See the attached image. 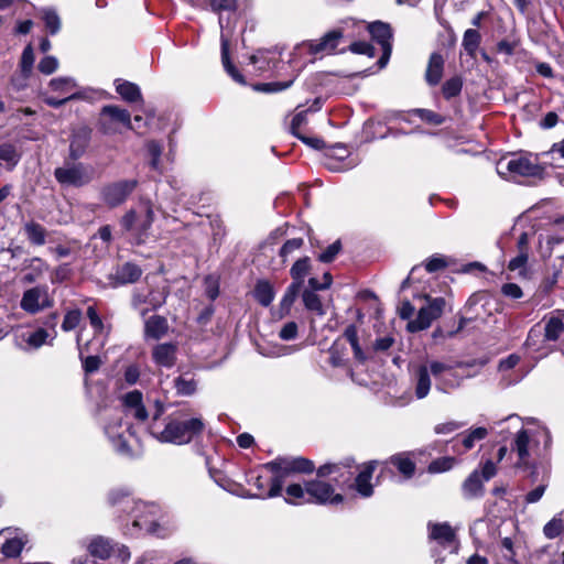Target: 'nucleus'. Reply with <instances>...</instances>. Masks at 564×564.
Returning <instances> with one entry per match:
<instances>
[{"label":"nucleus","mask_w":564,"mask_h":564,"mask_svg":"<svg viewBox=\"0 0 564 564\" xmlns=\"http://www.w3.org/2000/svg\"><path fill=\"white\" fill-rule=\"evenodd\" d=\"M368 30L373 40L381 46L391 45L392 31L389 24L381 21L369 24Z\"/></svg>","instance_id":"obj_22"},{"label":"nucleus","mask_w":564,"mask_h":564,"mask_svg":"<svg viewBox=\"0 0 564 564\" xmlns=\"http://www.w3.org/2000/svg\"><path fill=\"white\" fill-rule=\"evenodd\" d=\"M463 87V80L460 77L455 76L449 78L443 84L442 93L446 99H451L460 94Z\"/></svg>","instance_id":"obj_37"},{"label":"nucleus","mask_w":564,"mask_h":564,"mask_svg":"<svg viewBox=\"0 0 564 564\" xmlns=\"http://www.w3.org/2000/svg\"><path fill=\"white\" fill-rule=\"evenodd\" d=\"M116 90L129 102L141 100V91L139 87L130 82H119L116 86Z\"/></svg>","instance_id":"obj_31"},{"label":"nucleus","mask_w":564,"mask_h":564,"mask_svg":"<svg viewBox=\"0 0 564 564\" xmlns=\"http://www.w3.org/2000/svg\"><path fill=\"white\" fill-rule=\"evenodd\" d=\"M528 260L529 252H519L517 257L509 261L508 269L510 271H519L520 275H525Z\"/></svg>","instance_id":"obj_41"},{"label":"nucleus","mask_w":564,"mask_h":564,"mask_svg":"<svg viewBox=\"0 0 564 564\" xmlns=\"http://www.w3.org/2000/svg\"><path fill=\"white\" fill-rule=\"evenodd\" d=\"M488 435V430L486 427H476L473 429L463 440V445L466 449H470L474 447L476 441H481Z\"/></svg>","instance_id":"obj_44"},{"label":"nucleus","mask_w":564,"mask_h":564,"mask_svg":"<svg viewBox=\"0 0 564 564\" xmlns=\"http://www.w3.org/2000/svg\"><path fill=\"white\" fill-rule=\"evenodd\" d=\"M444 58L440 53H432L425 72V80L429 85H437L443 76Z\"/></svg>","instance_id":"obj_14"},{"label":"nucleus","mask_w":564,"mask_h":564,"mask_svg":"<svg viewBox=\"0 0 564 564\" xmlns=\"http://www.w3.org/2000/svg\"><path fill=\"white\" fill-rule=\"evenodd\" d=\"M311 269L310 258L304 257L295 261V263L292 265L290 270V274L294 282H300V284H303V280L305 275L308 273Z\"/></svg>","instance_id":"obj_34"},{"label":"nucleus","mask_w":564,"mask_h":564,"mask_svg":"<svg viewBox=\"0 0 564 564\" xmlns=\"http://www.w3.org/2000/svg\"><path fill=\"white\" fill-rule=\"evenodd\" d=\"M302 300H303L304 306L308 311L314 312L318 316L325 315V308L322 303V299L315 292L305 290L302 294Z\"/></svg>","instance_id":"obj_30"},{"label":"nucleus","mask_w":564,"mask_h":564,"mask_svg":"<svg viewBox=\"0 0 564 564\" xmlns=\"http://www.w3.org/2000/svg\"><path fill=\"white\" fill-rule=\"evenodd\" d=\"M204 427L205 424L199 417L187 420L169 417L162 431H156L155 426H152V434L161 442L181 445L189 443L203 432Z\"/></svg>","instance_id":"obj_1"},{"label":"nucleus","mask_w":564,"mask_h":564,"mask_svg":"<svg viewBox=\"0 0 564 564\" xmlns=\"http://www.w3.org/2000/svg\"><path fill=\"white\" fill-rule=\"evenodd\" d=\"M340 249L341 243L339 240H337L330 246H328L327 249L318 256V260L324 263H329L336 258Z\"/></svg>","instance_id":"obj_51"},{"label":"nucleus","mask_w":564,"mask_h":564,"mask_svg":"<svg viewBox=\"0 0 564 564\" xmlns=\"http://www.w3.org/2000/svg\"><path fill=\"white\" fill-rule=\"evenodd\" d=\"M87 550L91 556L106 560L113 553L115 545L109 539L95 536L88 544Z\"/></svg>","instance_id":"obj_17"},{"label":"nucleus","mask_w":564,"mask_h":564,"mask_svg":"<svg viewBox=\"0 0 564 564\" xmlns=\"http://www.w3.org/2000/svg\"><path fill=\"white\" fill-rule=\"evenodd\" d=\"M23 229L31 243L36 246H43L45 243L46 230L42 225L35 221H28L24 224Z\"/></svg>","instance_id":"obj_26"},{"label":"nucleus","mask_w":564,"mask_h":564,"mask_svg":"<svg viewBox=\"0 0 564 564\" xmlns=\"http://www.w3.org/2000/svg\"><path fill=\"white\" fill-rule=\"evenodd\" d=\"M21 155L17 148L11 143L0 144V161L7 162L11 167L15 166L20 161Z\"/></svg>","instance_id":"obj_35"},{"label":"nucleus","mask_w":564,"mask_h":564,"mask_svg":"<svg viewBox=\"0 0 564 564\" xmlns=\"http://www.w3.org/2000/svg\"><path fill=\"white\" fill-rule=\"evenodd\" d=\"M305 490L312 501L317 503H339L343 501V496L334 494L333 486L323 480L306 482Z\"/></svg>","instance_id":"obj_9"},{"label":"nucleus","mask_w":564,"mask_h":564,"mask_svg":"<svg viewBox=\"0 0 564 564\" xmlns=\"http://www.w3.org/2000/svg\"><path fill=\"white\" fill-rule=\"evenodd\" d=\"M282 465L283 477L295 473L310 474L314 470L313 462L304 457H282Z\"/></svg>","instance_id":"obj_16"},{"label":"nucleus","mask_w":564,"mask_h":564,"mask_svg":"<svg viewBox=\"0 0 564 564\" xmlns=\"http://www.w3.org/2000/svg\"><path fill=\"white\" fill-rule=\"evenodd\" d=\"M91 130L87 127H82L75 131L69 144V155L72 159L80 158L87 149L90 141Z\"/></svg>","instance_id":"obj_12"},{"label":"nucleus","mask_w":564,"mask_h":564,"mask_svg":"<svg viewBox=\"0 0 564 564\" xmlns=\"http://www.w3.org/2000/svg\"><path fill=\"white\" fill-rule=\"evenodd\" d=\"M221 61L227 73L239 84H246L243 76L232 65L229 58L228 42L223 41L221 43Z\"/></svg>","instance_id":"obj_33"},{"label":"nucleus","mask_w":564,"mask_h":564,"mask_svg":"<svg viewBox=\"0 0 564 564\" xmlns=\"http://www.w3.org/2000/svg\"><path fill=\"white\" fill-rule=\"evenodd\" d=\"M430 538L441 544L451 543L455 539L454 529L447 523H429Z\"/></svg>","instance_id":"obj_18"},{"label":"nucleus","mask_w":564,"mask_h":564,"mask_svg":"<svg viewBox=\"0 0 564 564\" xmlns=\"http://www.w3.org/2000/svg\"><path fill=\"white\" fill-rule=\"evenodd\" d=\"M23 549V542L20 539H11L4 542L1 552L7 557H17Z\"/></svg>","instance_id":"obj_42"},{"label":"nucleus","mask_w":564,"mask_h":564,"mask_svg":"<svg viewBox=\"0 0 564 564\" xmlns=\"http://www.w3.org/2000/svg\"><path fill=\"white\" fill-rule=\"evenodd\" d=\"M427 304L421 307L417 312V316L414 319L409 321L406 329L411 333H416L426 329L431 326L433 321L441 317L445 307V299L443 297H431L424 296Z\"/></svg>","instance_id":"obj_5"},{"label":"nucleus","mask_w":564,"mask_h":564,"mask_svg":"<svg viewBox=\"0 0 564 564\" xmlns=\"http://www.w3.org/2000/svg\"><path fill=\"white\" fill-rule=\"evenodd\" d=\"M33 63H34V52H33L32 46L28 45L24 47V50L22 52L21 62H20L21 70L25 76H29V74L31 73Z\"/></svg>","instance_id":"obj_49"},{"label":"nucleus","mask_w":564,"mask_h":564,"mask_svg":"<svg viewBox=\"0 0 564 564\" xmlns=\"http://www.w3.org/2000/svg\"><path fill=\"white\" fill-rule=\"evenodd\" d=\"M377 462L371 460L362 466L355 479V488L362 497H370L373 494V487L370 482L376 470Z\"/></svg>","instance_id":"obj_11"},{"label":"nucleus","mask_w":564,"mask_h":564,"mask_svg":"<svg viewBox=\"0 0 564 564\" xmlns=\"http://www.w3.org/2000/svg\"><path fill=\"white\" fill-rule=\"evenodd\" d=\"M253 296L262 306H269L274 299L272 285L268 281H259L254 286Z\"/></svg>","instance_id":"obj_27"},{"label":"nucleus","mask_w":564,"mask_h":564,"mask_svg":"<svg viewBox=\"0 0 564 564\" xmlns=\"http://www.w3.org/2000/svg\"><path fill=\"white\" fill-rule=\"evenodd\" d=\"M389 463L395 466L405 478H411L415 473V464L405 453L391 456Z\"/></svg>","instance_id":"obj_24"},{"label":"nucleus","mask_w":564,"mask_h":564,"mask_svg":"<svg viewBox=\"0 0 564 564\" xmlns=\"http://www.w3.org/2000/svg\"><path fill=\"white\" fill-rule=\"evenodd\" d=\"M455 463H456V459L454 457H451V456L440 457L430 463L427 470L431 474L444 473V471L452 469L453 466L455 465Z\"/></svg>","instance_id":"obj_38"},{"label":"nucleus","mask_w":564,"mask_h":564,"mask_svg":"<svg viewBox=\"0 0 564 564\" xmlns=\"http://www.w3.org/2000/svg\"><path fill=\"white\" fill-rule=\"evenodd\" d=\"M50 87L62 95H70L72 90L75 89L76 84L74 79L69 77L54 78L50 82Z\"/></svg>","instance_id":"obj_36"},{"label":"nucleus","mask_w":564,"mask_h":564,"mask_svg":"<svg viewBox=\"0 0 564 564\" xmlns=\"http://www.w3.org/2000/svg\"><path fill=\"white\" fill-rule=\"evenodd\" d=\"M304 240L302 238H293L285 241L282 248L279 251V256L286 261V258L293 252L297 251L302 248Z\"/></svg>","instance_id":"obj_46"},{"label":"nucleus","mask_w":564,"mask_h":564,"mask_svg":"<svg viewBox=\"0 0 564 564\" xmlns=\"http://www.w3.org/2000/svg\"><path fill=\"white\" fill-rule=\"evenodd\" d=\"M145 214L144 219L135 226L137 212L128 210L121 218L120 225L126 231L132 232L135 243L141 245L149 236V230L154 221V210L150 200H141Z\"/></svg>","instance_id":"obj_4"},{"label":"nucleus","mask_w":564,"mask_h":564,"mask_svg":"<svg viewBox=\"0 0 564 564\" xmlns=\"http://www.w3.org/2000/svg\"><path fill=\"white\" fill-rule=\"evenodd\" d=\"M101 360L98 356H88L84 359L83 367L87 373L95 372L99 369Z\"/></svg>","instance_id":"obj_63"},{"label":"nucleus","mask_w":564,"mask_h":564,"mask_svg":"<svg viewBox=\"0 0 564 564\" xmlns=\"http://www.w3.org/2000/svg\"><path fill=\"white\" fill-rule=\"evenodd\" d=\"M413 113L421 120L433 126H440L444 122V118L441 115L429 109H415L413 110Z\"/></svg>","instance_id":"obj_47"},{"label":"nucleus","mask_w":564,"mask_h":564,"mask_svg":"<svg viewBox=\"0 0 564 564\" xmlns=\"http://www.w3.org/2000/svg\"><path fill=\"white\" fill-rule=\"evenodd\" d=\"M58 61L54 56H45L39 63V70L45 75H50L56 70Z\"/></svg>","instance_id":"obj_52"},{"label":"nucleus","mask_w":564,"mask_h":564,"mask_svg":"<svg viewBox=\"0 0 564 564\" xmlns=\"http://www.w3.org/2000/svg\"><path fill=\"white\" fill-rule=\"evenodd\" d=\"M177 345L173 343L158 344L152 349L153 361L161 367L172 368L176 362Z\"/></svg>","instance_id":"obj_10"},{"label":"nucleus","mask_w":564,"mask_h":564,"mask_svg":"<svg viewBox=\"0 0 564 564\" xmlns=\"http://www.w3.org/2000/svg\"><path fill=\"white\" fill-rule=\"evenodd\" d=\"M293 80L289 82H276V83H268V84H261L257 88L264 93H273V91H281L283 89L289 88L292 85Z\"/></svg>","instance_id":"obj_57"},{"label":"nucleus","mask_w":564,"mask_h":564,"mask_svg":"<svg viewBox=\"0 0 564 564\" xmlns=\"http://www.w3.org/2000/svg\"><path fill=\"white\" fill-rule=\"evenodd\" d=\"M546 485L542 484L534 488L533 490L529 491L525 496V502L527 503H535L538 502L544 495L546 490Z\"/></svg>","instance_id":"obj_62"},{"label":"nucleus","mask_w":564,"mask_h":564,"mask_svg":"<svg viewBox=\"0 0 564 564\" xmlns=\"http://www.w3.org/2000/svg\"><path fill=\"white\" fill-rule=\"evenodd\" d=\"M97 127L107 135L121 133L123 129H132L130 112L115 105L104 106L99 112Z\"/></svg>","instance_id":"obj_3"},{"label":"nucleus","mask_w":564,"mask_h":564,"mask_svg":"<svg viewBox=\"0 0 564 564\" xmlns=\"http://www.w3.org/2000/svg\"><path fill=\"white\" fill-rule=\"evenodd\" d=\"M54 176L59 184L75 187L84 186L93 178L91 171L82 163H66L55 169Z\"/></svg>","instance_id":"obj_7"},{"label":"nucleus","mask_w":564,"mask_h":564,"mask_svg":"<svg viewBox=\"0 0 564 564\" xmlns=\"http://www.w3.org/2000/svg\"><path fill=\"white\" fill-rule=\"evenodd\" d=\"M297 335V325L295 322L286 323L280 330L279 336L283 340L294 339Z\"/></svg>","instance_id":"obj_59"},{"label":"nucleus","mask_w":564,"mask_h":564,"mask_svg":"<svg viewBox=\"0 0 564 564\" xmlns=\"http://www.w3.org/2000/svg\"><path fill=\"white\" fill-rule=\"evenodd\" d=\"M166 296H167V292L165 291V289H163L161 292H158V293L151 292L150 297H149V303L155 310L165 303Z\"/></svg>","instance_id":"obj_64"},{"label":"nucleus","mask_w":564,"mask_h":564,"mask_svg":"<svg viewBox=\"0 0 564 564\" xmlns=\"http://www.w3.org/2000/svg\"><path fill=\"white\" fill-rule=\"evenodd\" d=\"M122 422L121 419L116 420L113 423H110L106 427V433L109 435V437L112 440L115 446L117 449L121 453H129V446L127 444V441L123 438V436L118 432V429L121 427Z\"/></svg>","instance_id":"obj_29"},{"label":"nucleus","mask_w":564,"mask_h":564,"mask_svg":"<svg viewBox=\"0 0 564 564\" xmlns=\"http://www.w3.org/2000/svg\"><path fill=\"white\" fill-rule=\"evenodd\" d=\"M138 181L122 180L107 185L102 189L105 203L110 207H117L126 202L129 195L135 189Z\"/></svg>","instance_id":"obj_8"},{"label":"nucleus","mask_w":564,"mask_h":564,"mask_svg":"<svg viewBox=\"0 0 564 564\" xmlns=\"http://www.w3.org/2000/svg\"><path fill=\"white\" fill-rule=\"evenodd\" d=\"M169 332L167 319L160 315H153L145 321L144 336L155 340L161 339Z\"/></svg>","instance_id":"obj_13"},{"label":"nucleus","mask_w":564,"mask_h":564,"mask_svg":"<svg viewBox=\"0 0 564 564\" xmlns=\"http://www.w3.org/2000/svg\"><path fill=\"white\" fill-rule=\"evenodd\" d=\"M175 389L178 394L191 395L196 390V382L193 379L178 377L175 379Z\"/></svg>","instance_id":"obj_48"},{"label":"nucleus","mask_w":564,"mask_h":564,"mask_svg":"<svg viewBox=\"0 0 564 564\" xmlns=\"http://www.w3.org/2000/svg\"><path fill=\"white\" fill-rule=\"evenodd\" d=\"M431 389V379L429 375V369L425 366L419 367L416 370V386H415V395L417 399L425 398Z\"/></svg>","instance_id":"obj_28"},{"label":"nucleus","mask_w":564,"mask_h":564,"mask_svg":"<svg viewBox=\"0 0 564 564\" xmlns=\"http://www.w3.org/2000/svg\"><path fill=\"white\" fill-rule=\"evenodd\" d=\"M343 37V32L340 30H333L326 33L319 41L310 44V51L314 54L321 52H333L340 39Z\"/></svg>","instance_id":"obj_15"},{"label":"nucleus","mask_w":564,"mask_h":564,"mask_svg":"<svg viewBox=\"0 0 564 564\" xmlns=\"http://www.w3.org/2000/svg\"><path fill=\"white\" fill-rule=\"evenodd\" d=\"M302 284L300 282H293L286 290L282 301L281 306L284 308H290L293 302L295 301V297L301 289Z\"/></svg>","instance_id":"obj_50"},{"label":"nucleus","mask_w":564,"mask_h":564,"mask_svg":"<svg viewBox=\"0 0 564 564\" xmlns=\"http://www.w3.org/2000/svg\"><path fill=\"white\" fill-rule=\"evenodd\" d=\"M48 334L45 329L43 328H40L37 330H35L34 333H32L29 337H28V344L35 347V348H39L40 346H42L46 338H47Z\"/></svg>","instance_id":"obj_56"},{"label":"nucleus","mask_w":564,"mask_h":564,"mask_svg":"<svg viewBox=\"0 0 564 564\" xmlns=\"http://www.w3.org/2000/svg\"><path fill=\"white\" fill-rule=\"evenodd\" d=\"M462 490L467 499L482 496L484 485L477 470H474L463 482Z\"/></svg>","instance_id":"obj_19"},{"label":"nucleus","mask_w":564,"mask_h":564,"mask_svg":"<svg viewBox=\"0 0 564 564\" xmlns=\"http://www.w3.org/2000/svg\"><path fill=\"white\" fill-rule=\"evenodd\" d=\"M563 528V520L555 517L544 525L543 533L547 539H555L561 534Z\"/></svg>","instance_id":"obj_45"},{"label":"nucleus","mask_w":564,"mask_h":564,"mask_svg":"<svg viewBox=\"0 0 564 564\" xmlns=\"http://www.w3.org/2000/svg\"><path fill=\"white\" fill-rule=\"evenodd\" d=\"M349 50L356 54H364L368 56L375 55V48L371 44L365 41H358L350 44Z\"/></svg>","instance_id":"obj_55"},{"label":"nucleus","mask_w":564,"mask_h":564,"mask_svg":"<svg viewBox=\"0 0 564 564\" xmlns=\"http://www.w3.org/2000/svg\"><path fill=\"white\" fill-rule=\"evenodd\" d=\"M544 339L547 341H556L564 333V323L557 316L545 318Z\"/></svg>","instance_id":"obj_23"},{"label":"nucleus","mask_w":564,"mask_h":564,"mask_svg":"<svg viewBox=\"0 0 564 564\" xmlns=\"http://www.w3.org/2000/svg\"><path fill=\"white\" fill-rule=\"evenodd\" d=\"M54 305V299L46 285H37L24 291L20 301V307L29 313L36 314Z\"/></svg>","instance_id":"obj_6"},{"label":"nucleus","mask_w":564,"mask_h":564,"mask_svg":"<svg viewBox=\"0 0 564 564\" xmlns=\"http://www.w3.org/2000/svg\"><path fill=\"white\" fill-rule=\"evenodd\" d=\"M355 464L352 458H347L345 462L339 464H325L317 469L318 477H326L328 475L339 473L341 467L350 468Z\"/></svg>","instance_id":"obj_40"},{"label":"nucleus","mask_w":564,"mask_h":564,"mask_svg":"<svg viewBox=\"0 0 564 564\" xmlns=\"http://www.w3.org/2000/svg\"><path fill=\"white\" fill-rule=\"evenodd\" d=\"M123 404L128 412L139 406L142 404V393L137 390L127 393L123 398Z\"/></svg>","instance_id":"obj_54"},{"label":"nucleus","mask_w":564,"mask_h":564,"mask_svg":"<svg viewBox=\"0 0 564 564\" xmlns=\"http://www.w3.org/2000/svg\"><path fill=\"white\" fill-rule=\"evenodd\" d=\"M28 270L29 272L23 275L22 282L32 284L43 276V274L48 270V264L41 258L35 257L30 260Z\"/></svg>","instance_id":"obj_21"},{"label":"nucleus","mask_w":564,"mask_h":564,"mask_svg":"<svg viewBox=\"0 0 564 564\" xmlns=\"http://www.w3.org/2000/svg\"><path fill=\"white\" fill-rule=\"evenodd\" d=\"M87 317L89 318L90 325L95 329L96 334L102 333L105 325L102 319L99 317L96 308L94 306H89L87 308Z\"/></svg>","instance_id":"obj_53"},{"label":"nucleus","mask_w":564,"mask_h":564,"mask_svg":"<svg viewBox=\"0 0 564 564\" xmlns=\"http://www.w3.org/2000/svg\"><path fill=\"white\" fill-rule=\"evenodd\" d=\"M214 11H231L237 7V0H210Z\"/></svg>","instance_id":"obj_60"},{"label":"nucleus","mask_w":564,"mask_h":564,"mask_svg":"<svg viewBox=\"0 0 564 564\" xmlns=\"http://www.w3.org/2000/svg\"><path fill=\"white\" fill-rule=\"evenodd\" d=\"M447 263L444 258L441 257H432L425 263V269L429 272H436L444 268H446Z\"/></svg>","instance_id":"obj_61"},{"label":"nucleus","mask_w":564,"mask_h":564,"mask_svg":"<svg viewBox=\"0 0 564 564\" xmlns=\"http://www.w3.org/2000/svg\"><path fill=\"white\" fill-rule=\"evenodd\" d=\"M141 274L142 270L140 267L131 262L122 264L117 270V279L123 284L137 282Z\"/></svg>","instance_id":"obj_25"},{"label":"nucleus","mask_w":564,"mask_h":564,"mask_svg":"<svg viewBox=\"0 0 564 564\" xmlns=\"http://www.w3.org/2000/svg\"><path fill=\"white\" fill-rule=\"evenodd\" d=\"M529 443L530 437L525 430H520L514 438V446L513 449L518 453L519 462L518 466L520 467H527L528 466V458H529Z\"/></svg>","instance_id":"obj_20"},{"label":"nucleus","mask_w":564,"mask_h":564,"mask_svg":"<svg viewBox=\"0 0 564 564\" xmlns=\"http://www.w3.org/2000/svg\"><path fill=\"white\" fill-rule=\"evenodd\" d=\"M480 41L481 35L477 30L468 29L465 31L463 36V46L469 56L475 57Z\"/></svg>","instance_id":"obj_32"},{"label":"nucleus","mask_w":564,"mask_h":564,"mask_svg":"<svg viewBox=\"0 0 564 564\" xmlns=\"http://www.w3.org/2000/svg\"><path fill=\"white\" fill-rule=\"evenodd\" d=\"M497 172L503 177L517 180L518 177H541L543 167L536 158L525 155H510L497 163Z\"/></svg>","instance_id":"obj_2"},{"label":"nucleus","mask_w":564,"mask_h":564,"mask_svg":"<svg viewBox=\"0 0 564 564\" xmlns=\"http://www.w3.org/2000/svg\"><path fill=\"white\" fill-rule=\"evenodd\" d=\"M501 293L510 299H520L523 295L521 288L516 283H506L501 286Z\"/></svg>","instance_id":"obj_58"},{"label":"nucleus","mask_w":564,"mask_h":564,"mask_svg":"<svg viewBox=\"0 0 564 564\" xmlns=\"http://www.w3.org/2000/svg\"><path fill=\"white\" fill-rule=\"evenodd\" d=\"M42 18L45 22V26L51 34H56L61 29V19L56 11L52 9L43 10Z\"/></svg>","instance_id":"obj_39"},{"label":"nucleus","mask_w":564,"mask_h":564,"mask_svg":"<svg viewBox=\"0 0 564 564\" xmlns=\"http://www.w3.org/2000/svg\"><path fill=\"white\" fill-rule=\"evenodd\" d=\"M82 321V312L80 310H72L68 311L63 319L62 329L64 332H70L76 328Z\"/></svg>","instance_id":"obj_43"}]
</instances>
